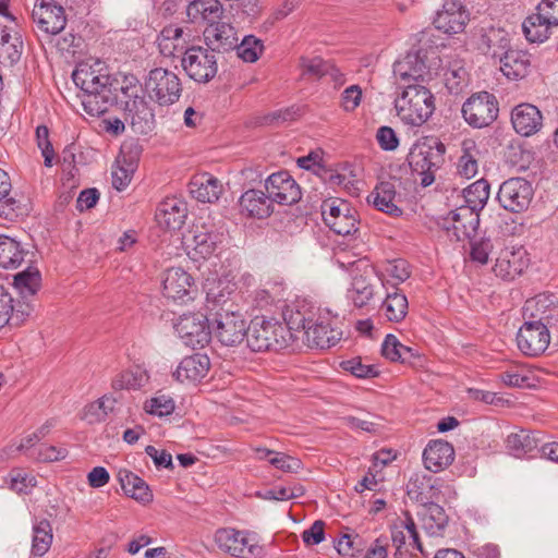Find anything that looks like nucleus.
Instances as JSON below:
<instances>
[{"label": "nucleus", "instance_id": "1", "mask_svg": "<svg viewBox=\"0 0 558 558\" xmlns=\"http://www.w3.org/2000/svg\"><path fill=\"white\" fill-rule=\"evenodd\" d=\"M74 84L83 92L82 106L92 117H99L113 106L114 81L104 73L102 62H81L72 73Z\"/></svg>", "mask_w": 558, "mask_h": 558}, {"label": "nucleus", "instance_id": "2", "mask_svg": "<svg viewBox=\"0 0 558 558\" xmlns=\"http://www.w3.org/2000/svg\"><path fill=\"white\" fill-rule=\"evenodd\" d=\"M208 310L210 312L211 333L218 341L227 347L240 344L245 338L246 320L239 305L235 303L232 292L213 290L207 293Z\"/></svg>", "mask_w": 558, "mask_h": 558}, {"label": "nucleus", "instance_id": "3", "mask_svg": "<svg viewBox=\"0 0 558 558\" xmlns=\"http://www.w3.org/2000/svg\"><path fill=\"white\" fill-rule=\"evenodd\" d=\"M435 97L422 84H404L403 92L396 99L399 117L411 125H422L435 111Z\"/></svg>", "mask_w": 558, "mask_h": 558}, {"label": "nucleus", "instance_id": "4", "mask_svg": "<svg viewBox=\"0 0 558 558\" xmlns=\"http://www.w3.org/2000/svg\"><path fill=\"white\" fill-rule=\"evenodd\" d=\"M247 347L253 352L280 351L288 347V330L281 323L256 317L246 331Z\"/></svg>", "mask_w": 558, "mask_h": 558}, {"label": "nucleus", "instance_id": "5", "mask_svg": "<svg viewBox=\"0 0 558 558\" xmlns=\"http://www.w3.org/2000/svg\"><path fill=\"white\" fill-rule=\"evenodd\" d=\"M446 146L438 140H432L414 146L409 154V165L413 172L418 173L421 185L426 187L435 181L437 171L445 161Z\"/></svg>", "mask_w": 558, "mask_h": 558}, {"label": "nucleus", "instance_id": "6", "mask_svg": "<svg viewBox=\"0 0 558 558\" xmlns=\"http://www.w3.org/2000/svg\"><path fill=\"white\" fill-rule=\"evenodd\" d=\"M145 93L159 107H169L179 101L183 86L181 78L163 68L150 70L144 82Z\"/></svg>", "mask_w": 558, "mask_h": 558}, {"label": "nucleus", "instance_id": "7", "mask_svg": "<svg viewBox=\"0 0 558 558\" xmlns=\"http://www.w3.org/2000/svg\"><path fill=\"white\" fill-rule=\"evenodd\" d=\"M461 112L470 126L483 129L498 118L499 104L494 94L483 90L472 94L462 105Z\"/></svg>", "mask_w": 558, "mask_h": 558}, {"label": "nucleus", "instance_id": "8", "mask_svg": "<svg viewBox=\"0 0 558 558\" xmlns=\"http://www.w3.org/2000/svg\"><path fill=\"white\" fill-rule=\"evenodd\" d=\"M322 215L325 223L339 235H351L359 230L357 211L347 201H324Z\"/></svg>", "mask_w": 558, "mask_h": 558}, {"label": "nucleus", "instance_id": "9", "mask_svg": "<svg viewBox=\"0 0 558 558\" xmlns=\"http://www.w3.org/2000/svg\"><path fill=\"white\" fill-rule=\"evenodd\" d=\"M181 66L186 75L197 83H208L218 72L215 53L201 46H191L181 58Z\"/></svg>", "mask_w": 558, "mask_h": 558}, {"label": "nucleus", "instance_id": "10", "mask_svg": "<svg viewBox=\"0 0 558 558\" xmlns=\"http://www.w3.org/2000/svg\"><path fill=\"white\" fill-rule=\"evenodd\" d=\"M183 343L193 349L204 348L211 339L210 315L202 313L183 314L174 325Z\"/></svg>", "mask_w": 558, "mask_h": 558}, {"label": "nucleus", "instance_id": "11", "mask_svg": "<svg viewBox=\"0 0 558 558\" xmlns=\"http://www.w3.org/2000/svg\"><path fill=\"white\" fill-rule=\"evenodd\" d=\"M523 318L545 329L555 328L558 323V299L554 294L541 293L526 300Z\"/></svg>", "mask_w": 558, "mask_h": 558}, {"label": "nucleus", "instance_id": "12", "mask_svg": "<svg viewBox=\"0 0 558 558\" xmlns=\"http://www.w3.org/2000/svg\"><path fill=\"white\" fill-rule=\"evenodd\" d=\"M534 195L530 181L523 178H510L499 187L497 199L508 211L521 213L529 208Z\"/></svg>", "mask_w": 558, "mask_h": 558}, {"label": "nucleus", "instance_id": "13", "mask_svg": "<svg viewBox=\"0 0 558 558\" xmlns=\"http://www.w3.org/2000/svg\"><path fill=\"white\" fill-rule=\"evenodd\" d=\"M375 275V268L366 260L359 259L352 263V282L348 295L355 307L362 308L373 299Z\"/></svg>", "mask_w": 558, "mask_h": 558}, {"label": "nucleus", "instance_id": "14", "mask_svg": "<svg viewBox=\"0 0 558 558\" xmlns=\"http://www.w3.org/2000/svg\"><path fill=\"white\" fill-rule=\"evenodd\" d=\"M480 225V213L459 206L444 217L439 226L456 241L471 240Z\"/></svg>", "mask_w": 558, "mask_h": 558}, {"label": "nucleus", "instance_id": "15", "mask_svg": "<svg viewBox=\"0 0 558 558\" xmlns=\"http://www.w3.org/2000/svg\"><path fill=\"white\" fill-rule=\"evenodd\" d=\"M426 49H417L393 64V74L405 84H422L432 80L430 68L426 64Z\"/></svg>", "mask_w": 558, "mask_h": 558}, {"label": "nucleus", "instance_id": "16", "mask_svg": "<svg viewBox=\"0 0 558 558\" xmlns=\"http://www.w3.org/2000/svg\"><path fill=\"white\" fill-rule=\"evenodd\" d=\"M191 32L178 24H168L159 32L156 43L160 54L165 58H182L190 50Z\"/></svg>", "mask_w": 558, "mask_h": 558}, {"label": "nucleus", "instance_id": "17", "mask_svg": "<svg viewBox=\"0 0 558 558\" xmlns=\"http://www.w3.org/2000/svg\"><path fill=\"white\" fill-rule=\"evenodd\" d=\"M215 541L218 547L239 558H258L263 555V547L251 543L245 533L234 529H219L216 532Z\"/></svg>", "mask_w": 558, "mask_h": 558}, {"label": "nucleus", "instance_id": "18", "mask_svg": "<svg viewBox=\"0 0 558 558\" xmlns=\"http://www.w3.org/2000/svg\"><path fill=\"white\" fill-rule=\"evenodd\" d=\"M265 189L272 203L283 206H291L302 197L300 185L284 170L269 175L265 182Z\"/></svg>", "mask_w": 558, "mask_h": 558}, {"label": "nucleus", "instance_id": "19", "mask_svg": "<svg viewBox=\"0 0 558 558\" xmlns=\"http://www.w3.org/2000/svg\"><path fill=\"white\" fill-rule=\"evenodd\" d=\"M550 343V331L545 327H539L531 322L524 320L517 333V344L519 350L527 356H538L543 354Z\"/></svg>", "mask_w": 558, "mask_h": 558}, {"label": "nucleus", "instance_id": "20", "mask_svg": "<svg viewBox=\"0 0 558 558\" xmlns=\"http://www.w3.org/2000/svg\"><path fill=\"white\" fill-rule=\"evenodd\" d=\"M194 279L184 269L172 267L165 272L162 280V293L173 301L187 302L193 300Z\"/></svg>", "mask_w": 558, "mask_h": 558}, {"label": "nucleus", "instance_id": "21", "mask_svg": "<svg viewBox=\"0 0 558 558\" xmlns=\"http://www.w3.org/2000/svg\"><path fill=\"white\" fill-rule=\"evenodd\" d=\"M468 22L469 13L458 0H447L434 19L435 27L450 35L463 32Z\"/></svg>", "mask_w": 558, "mask_h": 558}, {"label": "nucleus", "instance_id": "22", "mask_svg": "<svg viewBox=\"0 0 558 558\" xmlns=\"http://www.w3.org/2000/svg\"><path fill=\"white\" fill-rule=\"evenodd\" d=\"M187 217V204L175 196L165 198L157 207L155 218L167 230H180Z\"/></svg>", "mask_w": 558, "mask_h": 558}, {"label": "nucleus", "instance_id": "23", "mask_svg": "<svg viewBox=\"0 0 558 558\" xmlns=\"http://www.w3.org/2000/svg\"><path fill=\"white\" fill-rule=\"evenodd\" d=\"M13 287L17 293L16 313L29 316L34 311L35 268L29 265L25 270L13 276Z\"/></svg>", "mask_w": 558, "mask_h": 558}, {"label": "nucleus", "instance_id": "24", "mask_svg": "<svg viewBox=\"0 0 558 558\" xmlns=\"http://www.w3.org/2000/svg\"><path fill=\"white\" fill-rule=\"evenodd\" d=\"M511 123L518 134L531 136L542 129L543 114L536 106L523 102L512 109Z\"/></svg>", "mask_w": 558, "mask_h": 558}, {"label": "nucleus", "instance_id": "25", "mask_svg": "<svg viewBox=\"0 0 558 558\" xmlns=\"http://www.w3.org/2000/svg\"><path fill=\"white\" fill-rule=\"evenodd\" d=\"M207 49L225 53L238 46L239 37L235 28L228 23H217L208 26L204 32Z\"/></svg>", "mask_w": 558, "mask_h": 558}, {"label": "nucleus", "instance_id": "26", "mask_svg": "<svg viewBox=\"0 0 558 558\" xmlns=\"http://www.w3.org/2000/svg\"><path fill=\"white\" fill-rule=\"evenodd\" d=\"M124 111V121L138 135H147L155 128V114L148 101L133 100Z\"/></svg>", "mask_w": 558, "mask_h": 558}, {"label": "nucleus", "instance_id": "27", "mask_svg": "<svg viewBox=\"0 0 558 558\" xmlns=\"http://www.w3.org/2000/svg\"><path fill=\"white\" fill-rule=\"evenodd\" d=\"M192 238L187 239V247L193 251V258H208L222 242V234L209 230L205 225H195L191 231Z\"/></svg>", "mask_w": 558, "mask_h": 558}, {"label": "nucleus", "instance_id": "28", "mask_svg": "<svg viewBox=\"0 0 558 558\" xmlns=\"http://www.w3.org/2000/svg\"><path fill=\"white\" fill-rule=\"evenodd\" d=\"M209 368V357L206 354L195 353L180 362L173 377L180 383H196L208 374Z\"/></svg>", "mask_w": 558, "mask_h": 558}, {"label": "nucleus", "instance_id": "29", "mask_svg": "<svg viewBox=\"0 0 558 558\" xmlns=\"http://www.w3.org/2000/svg\"><path fill=\"white\" fill-rule=\"evenodd\" d=\"M454 459V449L446 440H432L423 451L425 468L434 473L449 466Z\"/></svg>", "mask_w": 558, "mask_h": 558}, {"label": "nucleus", "instance_id": "30", "mask_svg": "<svg viewBox=\"0 0 558 558\" xmlns=\"http://www.w3.org/2000/svg\"><path fill=\"white\" fill-rule=\"evenodd\" d=\"M525 267L523 252L505 248L499 253L493 270L502 280L511 281L520 276Z\"/></svg>", "mask_w": 558, "mask_h": 558}, {"label": "nucleus", "instance_id": "31", "mask_svg": "<svg viewBox=\"0 0 558 558\" xmlns=\"http://www.w3.org/2000/svg\"><path fill=\"white\" fill-rule=\"evenodd\" d=\"M500 71L509 80L524 78L531 69V54L524 50L510 48L499 59Z\"/></svg>", "mask_w": 558, "mask_h": 558}, {"label": "nucleus", "instance_id": "32", "mask_svg": "<svg viewBox=\"0 0 558 558\" xmlns=\"http://www.w3.org/2000/svg\"><path fill=\"white\" fill-rule=\"evenodd\" d=\"M477 48L485 56L500 59L511 48L509 34L502 28L489 27L481 35Z\"/></svg>", "mask_w": 558, "mask_h": 558}, {"label": "nucleus", "instance_id": "33", "mask_svg": "<svg viewBox=\"0 0 558 558\" xmlns=\"http://www.w3.org/2000/svg\"><path fill=\"white\" fill-rule=\"evenodd\" d=\"M396 187L389 181L378 183L374 191L367 197L368 203H372L376 209L391 216L400 217L402 209L396 204Z\"/></svg>", "mask_w": 558, "mask_h": 558}, {"label": "nucleus", "instance_id": "34", "mask_svg": "<svg viewBox=\"0 0 558 558\" xmlns=\"http://www.w3.org/2000/svg\"><path fill=\"white\" fill-rule=\"evenodd\" d=\"M241 211L248 217L264 219L272 213V202L267 194L259 190H248L240 197Z\"/></svg>", "mask_w": 558, "mask_h": 558}, {"label": "nucleus", "instance_id": "35", "mask_svg": "<svg viewBox=\"0 0 558 558\" xmlns=\"http://www.w3.org/2000/svg\"><path fill=\"white\" fill-rule=\"evenodd\" d=\"M342 332L331 328L328 323L313 320L305 331V342L311 348L328 349L341 340Z\"/></svg>", "mask_w": 558, "mask_h": 558}, {"label": "nucleus", "instance_id": "36", "mask_svg": "<svg viewBox=\"0 0 558 558\" xmlns=\"http://www.w3.org/2000/svg\"><path fill=\"white\" fill-rule=\"evenodd\" d=\"M39 8L40 13L37 23L40 29L52 35L60 33L66 23L64 9L57 2L45 0H41Z\"/></svg>", "mask_w": 558, "mask_h": 558}, {"label": "nucleus", "instance_id": "37", "mask_svg": "<svg viewBox=\"0 0 558 558\" xmlns=\"http://www.w3.org/2000/svg\"><path fill=\"white\" fill-rule=\"evenodd\" d=\"M112 80L117 86V88L114 87L116 100L113 105L120 104L122 109L125 110L133 100H145V87L143 88L135 75H124L121 82L114 77Z\"/></svg>", "mask_w": 558, "mask_h": 558}, {"label": "nucleus", "instance_id": "38", "mask_svg": "<svg viewBox=\"0 0 558 558\" xmlns=\"http://www.w3.org/2000/svg\"><path fill=\"white\" fill-rule=\"evenodd\" d=\"M118 480L125 495L143 504L153 500V493L146 482L129 470H120Z\"/></svg>", "mask_w": 558, "mask_h": 558}, {"label": "nucleus", "instance_id": "39", "mask_svg": "<svg viewBox=\"0 0 558 558\" xmlns=\"http://www.w3.org/2000/svg\"><path fill=\"white\" fill-rule=\"evenodd\" d=\"M481 151L477 144L472 138H465L461 143V155L458 160V173L465 178H474L478 170V158Z\"/></svg>", "mask_w": 558, "mask_h": 558}, {"label": "nucleus", "instance_id": "40", "mask_svg": "<svg viewBox=\"0 0 558 558\" xmlns=\"http://www.w3.org/2000/svg\"><path fill=\"white\" fill-rule=\"evenodd\" d=\"M191 195L203 203H213L218 201L222 186L218 179L203 175L193 179L189 184Z\"/></svg>", "mask_w": 558, "mask_h": 558}, {"label": "nucleus", "instance_id": "41", "mask_svg": "<svg viewBox=\"0 0 558 558\" xmlns=\"http://www.w3.org/2000/svg\"><path fill=\"white\" fill-rule=\"evenodd\" d=\"M22 40L15 34L11 35L10 31L4 27L0 31V64L11 66L16 63L22 54Z\"/></svg>", "mask_w": 558, "mask_h": 558}, {"label": "nucleus", "instance_id": "42", "mask_svg": "<svg viewBox=\"0 0 558 558\" xmlns=\"http://www.w3.org/2000/svg\"><path fill=\"white\" fill-rule=\"evenodd\" d=\"M25 252L14 239L0 234V267L16 268L24 260Z\"/></svg>", "mask_w": 558, "mask_h": 558}, {"label": "nucleus", "instance_id": "43", "mask_svg": "<svg viewBox=\"0 0 558 558\" xmlns=\"http://www.w3.org/2000/svg\"><path fill=\"white\" fill-rule=\"evenodd\" d=\"M425 510L423 513V522L425 529L432 535H440L448 525L449 517L445 509L436 502L428 501L423 505Z\"/></svg>", "mask_w": 558, "mask_h": 558}, {"label": "nucleus", "instance_id": "44", "mask_svg": "<svg viewBox=\"0 0 558 558\" xmlns=\"http://www.w3.org/2000/svg\"><path fill=\"white\" fill-rule=\"evenodd\" d=\"M489 197V183L485 179H480L463 190L464 204L468 207L480 213Z\"/></svg>", "mask_w": 558, "mask_h": 558}, {"label": "nucleus", "instance_id": "45", "mask_svg": "<svg viewBox=\"0 0 558 558\" xmlns=\"http://www.w3.org/2000/svg\"><path fill=\"white\" fill-rule=\"evenodd\" d=\"M539 440L527 429H521L507 437L506 445L514 457H521L537 448Z\"/></svg>", "mask_w": 558, "mask_h": 558}, {"label": "nucleus", "instance_id": "46", "mask_svg": "<svg viewBox=\"0 0 558 558\" xmlns=\"http://www.w3.org/2000/svg\"><path fill=\"white\" fill-rule=\"evenodd\" d=\"M409 303L403 293H388L381 304V311L389 322L399 323L408 314Z\"/></svg>", "mask_w": 558, "mask_h": 558}, {"label": "nucleus", "instance_id": "47", "mask_svg": "<svg viewBox=\"0 0 558 558\" xmlns=\"http://www.w3.org/2000/svg\"><path fill=\"white\" fill-rule=\"evenodd\" d=\"M551 26L555 25L547 24L537 12L527 16L522 24L525 38L531 43H544L549 37Z\"/></svg>", "mask_w": 558, "mask_h": 558}, {"label": "nucleus", "instance_id": "48", "mask_svg": "<svg viewBox=\"0 0 558 558\" xmlns=\"http://www.w3.org/2000/svg\"><path fill=\"white\" fill-rule=\"evenodd\" d=\"M432 476L414 474L407 484L408 496L422 505L428 504L432 498L428 493L434 488Z\"/></svg>", "mask_w": 558, "mask_h": 558}, {"label": "nucleus", "instance_id": "49", "mask_svg": "<svg viewBox=\"0 0 558 558\" xmlns=\"http://www.w3.org/2000/svg\"><path fill=\"white\" fill-rule=\"evenodd\" d=\"M222 5L219 0H193L187 5V15L192 19L201 16L203 20L214 22L219 19Z\"/></svg>", "mask_w": 558, "mask_h": 558}, {"label": "nucleus", "instance_id": "50", "mask_svg": "<svg viewBox=\"0 0 558 558\" xmlns=\"http://www.w3.org/2000/svg\"><path fill=\"white\" fill-rule=\"evenodd\" d=\"M284 320L286 324H282V326L287 327L289 342L292 338L299 340V333H302L301 339L305 341V331L307 330V327H312L314 319L311 317H305L304 313L301 311H295L286 316Z\"/></svg>", "mask_w": 558, "mask_h": 558}, {"label": "nucleus", "instance_id": "51", "mask_svg": "<svg viewBox=\"0 0 558 558\" xmlns=\"http://www.w3.org/2000/svg\"><path fill=\"white\" fill-rule=\"evenodd\" d=\"M236 54L245 62H255L264 50L260 39L253 35L245 36L235 47Z\"/></svg>", "mask_w": 558, "mask_h": 558}, {"label": "nucleus", "instance_id": "52", "mask_svg": "<svg viewBox=\"0 0 558 558\" xmlns=\"http://www.w3.org/2000/svg\"><path fill=\"white\" fill-rule=\"evenodd\" d=\"M114 402V399L104 396L96 402H93L85 407L83 418L88 420L89 423L102 421L109 412L113 411Z\"/></svg>", "mask_w": 558, "mask_h": 558}, {"label": "nucleus", "instance_id": "53", "mask_svg": "<svg viewBox=\"0 0 558 558\" xmlns=\"http://www.w3.org/2000/svg\"><path fill=\"white\" fill-rule=\"evenodd\" d=\"M37 147L41 150L46 167L51 168L59 161L53 145L49 140V130L46 125L37 126Z\"/></svg>", "mask_w": 558, "mask_h": 558}, {"label": "nucleus", "instance_id": "54", "mask_svg": "<svg viewBox=\"0 0 558 558\" xmlns=\"http://www.w3.org/2000/svg\"><path fill=\"white\" fill-rule=\"evenodd\" d=\"M299 65L302 69L303 76L308 75L315 78H322L327 76L329 61H326L320 57H301Z\"/></svg>", "mask_w": 558, "mask_h": 558}, {"label": "nucleus", "instance_id": "55", "mask_svg": "<svg viewBox=\"0 0 558 558\" xmlns=\"http://www.w3.org/2000/svg\"><path fill=\"white\" fill-rule=\"evenodd\" d=\"M174 401L166 395H158L145 402L144 409L147 413L157 416H167L174 411Z\"/></svg>", "mask_w": 558, "mask_h": 558}, {"label": "nucleus", "instance_id": "56", "mask_svg": "<svg viewBox=\"0 0 558 558\" xmlns=\"http://www.w3.org/2000/svg\"><path fill=\"white\" fill-rule=\"evenodd\" d=\"M341 366L344 371L350 372L357 378H374L379 375V371L375 365L363 364L361 357L343 361Z\"/></svg>", "mask_w": 558, "mask_h": 558}, {"label": "nucleus", "instance_id": "57", "mask_svg": "<svg viewBox=\"0 0 558 558\" xmlns=\"http://www.w3.org/2000/svg\"><path fill=\"white\" fill-rule=\"evenodd\" d=\"M53 539L52 526L46 519L37 523V556L45 555Z\"/></svg>", "mask_w": 558, "mask_h": 558}, {"label": "nucleus", "instance_id": "58", "mask_svg": "<svg viewBox=\"0 0 558 558\" xmlns=\"http://www.w3.org/2000/svg\"><path fill=\"white\" fill-rule=\"evenodd\" d=\"M269 462L275 468L288 473H296L302 469L300 459L282 452H277L275 457L269 459Z\"/></svg>", "mask_w": 558, "mask_h": 558}, {"label": "nucleus", "instance_id": "59", "mask_svg": "<svg viewBox=\"0 0 558 558\" xmlns=\"http://www.w3.org/2000/svg\"><path fill=\"white\" fill-rule=\"evenodd\" d=\"M68 456V450L62 447H56L48 444H40L37 447V461L54 462L63 460Z\"/></svg>", "mask_w": 558, "mask_h": 558}, {"label": "nucleus", "instance_id": "60", "mask_svg": "<svg viewBox=\"0 0 558 558\" xmlns=\"http://www.w3.org/2000/svg\"><path fill=\"white\" fill-rule=\"evenodd\" d=\"M362 99V89L359 85L347 87L341 94V107L347 112L354 111Z\"/></svg>", "mask_w": 558, "mask_h": 558}, {"label": "nucleus", "instance_id": "61", "mask_svg": "<svg viewBox=\"0 0 558 558\" xmlns=\"http://www.w3.org/2000/svg\"><path fill=\"white\" fill-rule=\"evenodd\" d=\"M391 539L396 547L395 558H410L408 534L396 525L391 531Z\"/></svg>", "mask_w": 558, "mask_h": 558}, {"label": "nucleus", "instance_id": "62", "mask_svg": "<svg viewBox=\"0 0 558 558\" xmlns=\"http://www.w3.org/2000/svg\"><path fill=\"white\" fill-rule=\"evenodd\" d=\"M376 140L384 150H395L399 146V138L390 126H380L377 130Z\"/></svg>", "mask_w": 558, "mask_h": 558}, {"label": "nucleus", "instance_id": "63", "mask_svg": "<svg viewBox=\"0 0 558 558\" xmlns=\"http://www.w3.org/2000/svg\"><path fill=\"white\" fill-rule=\"evenodd\" d=\"M493 250V244L489 239H482L478 242L471 244V258L482 265L487 264L489 254Z\"/></svg>", "mask_w": 558, "mask_h": 558}, {"label": "nucleus", "instance_id": "64", "mask_svg": "<svg viewBox=\"0 0 558 558\" xmlns=\"http://www.w3.org/2000/svg\"><path fill=\"white\" fill-rule=\"evenodd\" d=\"M536 10L547 24L558 25V0H543Z\"/></svg>", "mask_w": 558, "mask_h": 558}]
</instances>
